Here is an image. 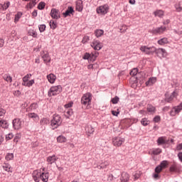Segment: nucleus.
<instances>
[{
    "label": "nucleus",
    "mask_w": 182,
    "mask_h": 182,
    "mask_svg": "<svg viewBox=\"0 0 182 182\" xmlns=\"http://www.w3.org/2000/svg\"><path fill=\"white\" fill-rule=\"evenodd\" d=\"M154 123H159L160 122V117L159 116H156L154 118Z\"/></svg>",
    "instance_id": "obj_57"
},
{
    "label": "nucleus",
    "mask_w": 182,
    "mask_h": 182,
    "mask_svg": "<svg viewBox=\"0 0 182 182\" xmlns=\"http://www.w3.org/2000/svg\"><path fill=\"white\" fill-rule=\"evenodd\" d=\"M85 132H86L87 136H88V137H90V136H92V134L95 133V128H93L92 125H87L85 127Z\"/></svg>",
    "instance_id": "obj_16"
},
{
    "label": "nucleus",
    "mask_w": 182,
    "mask_h": 182,
    "mask_svg": "<svg viewBox=\"0 0 182 182\" xmlns=\"http://www.w3.org/2000/svg\"><path fill=\"white\" fill-rule=\"evenodd\" d=\"M3 78L8 83H12V77L9 74H4Z\"/></svg>",
    "instance_id": "obj_25"
},
{
    "label": "nucleus",
    "mask_w": 182,
    "mask_h": 182,
    "mask_svg": "<svg viewBox=\"0 0 182 182\" xmlns=\"http://www.w3.org/2000/svg\"><path fill=\"white\" fill-rule=\"evenodd\" d=\"M4 45H5V41H4V39L0 38V48H4Z\"/></svg>",
    "instance_id": "obj_61"
},
{
    "label": "nucleus",
    "mask_w": 182,
    "mask_h": 182,
    "mask_svg": "<svg viewBox=\"0 0 182 182\" xmlns=\"http://www.w3.org/2000/svg\"><path fill=\"white\" fill-rule=\"evenodd\" d=\"M157 82V78L153 77H150L149 79V80H147L145 82L146 86H153V85H154V83H156Z\"/></svg>",
    "instance_id": "obj_19"
},
{
    "label": "nucleus",
    "mask_w": 182,
    "mask_h": 182,
    "mask_svg": "<svg viewBox=\"0 0 182 182\" xmlns=\"http://www.w3.org/2000/svg\"><path fill=\"white\" fill-rule=\"evenodd\" d=\"M159 174H160V166H158L156 168H155V173L153 175V177L155 180L159 179Z\"/></svg>",
    "instance_id": "obj_24"
},
{
    "label": "nucleus",
    "mask_w": 182,
    "mask_h": 182,
    "mask_svg": "<svg viewBox=\"0 0 182 182\" xmlns=\"http://www.w3.org/2000/svg\"><path fill=\"white\" fill-rule=\"evenodd\" d=\"M161 53L162 55L163 58H167V51H166V50L161 48Z\"/></svg>",
    "instance_id": "obj_50"
},
{
    "label": "nucleus",
    "mask_w": 182,
    "mask_h": 182,
    "mask_svg": "<svg viewBox=\"0 0 182 182\" xmlns=\"http://www.w3.org/2000/svg\"><path fill=\"white\" fill-rule=\"evenodd\" d=\"M3 124H6V122L2 119H0V128L3 126Z\"/></svg>",
    "instance_id": "obj_62"
},
{
    "label": "nucleus",
    "mask_w": 182,
    "mask_h": 182,
    "mask_svg": "<svg viewBox=\"0 0 182 182\" xmlns=\"http://www.w3.org/2000/svg\"><path fill=\"white\" fill-rule=\"evenodd\" d=\"M124 142V139L120 136H116L112 139V144L115 147H120L122 144Z\"/></svg>",
    "instance_id": "obj_9"
},
{
    "label": "nucleus",
    "mask_w": 182,
    "mask_h": 182,
    "mask_svg": "<svg viewBox=\"0 0 182 182\" xmlns=\"http://www.w3.org/2000/svg\"><path fill=\"white\" fill-rule=\"evenodd\" d=\"M45 29H46V26L45 25H41L39 26V31L40 32H43L45 31Z\"/></svg>",
    "instance_id": "obj_55"
},
{
    "label": "nucleus",
    "mask_w": 182,
    "mask_h": 182,
    "mask_svg": "<svg viewBox=\"0 0 182 182\" xmlns=\"http://www.w3.org/2000/svg\"><path fill=\"white\" fill-rule=\"evenodd\" d=\"M151 154H153L154 156H157L158 154H160V149H156L153 150L151 151Z\"/></svg>",
    "instance_id": "obj_51"
},
{
    "label": "nucleus",
    "mask_w": 182,
    "mask_h": 182,
    "mask_svg": "<svg viewBox=\"0 0 182 182\" xmlns=\"http://www.w3.org/2000/svg\"><path fill=\"white\" fill-rule=\"evenodd\" d=\"M5 159L6 160H7V161H9L10 160H14V154H7Z\"/></svg>",
    "instance_id": "obj_42"
},
{
    "label": "nucleus",
    "mask_w": 182,
    "mask_h": 182,
    "mask_svg": "<svg viewBox=\"0 0 182 182\" xmlns=\"http://www.w3.org/2000/svg\"><path fill=\"white\" fill-rule=\"evenodd\" d=\"M175 8L176 12H181L182 11V2H179L176 4H175Z\"/></svg>",
    "instance_id": "obj_35"
},
{
    "label": "nucleus",
    "mask_w": 182,
    "mask_h": 182,
    "mask_svg": "<svg viewBox=\"0 0 182 182\" xmlns=\"http://www.w3.org/2000/svg\"><path fill=\"white\" fill-rule=\"evenodd\" d=\"M50 26L52 29H56V23L53 20L50 21Z\"/></svg>",
    "instance_id": "obj_48"
},
{
    "label": "nucleus",
    "mask_w": 182,
    "mask_h": 182,
    "mask_svg": "<svg viewBox=\"0 0 182 182\" xmlns=\"http://www.w3.org/2000/svg\"><path fill=\"white\" fill-rule=\"evenodd\" d=\"M13 127L15 130H19L22 127V121L19 119H15L13 120Z\"/></svg>",
    "instance_id": "obj_15"
},
{
    "label": "nucleus",
    "mask_w": 182,
    "mask_h": 182,
    "mask_svg": "<svg viewBox=\"0 0 182 182\" xmlns=\"http://www.w3.org/2000/svg\"><path fill=\"white\" fill-rule=\"evenodd\" d=\"M62 92V86L61 85H55L52 86L48 92V96L49 97H52V96H57Z\"/></svg>",
    "instance_id": "obj_1"
},
{
    "label": "nucleus",
    "mask_w": 182,
    "mask_h": 182,
    "mask_svg": "<svg viewBox=\"0 0 182 182\" xmlns=\"http://www.w3.org/2000/svg\"><path fill=\"white\" fill-rule=\"evenodd\" d=\"M75 10L73 9V7L70 6L68 8L65 12L63 14V15L65 16V18H66L67 16H70V14H73Z\"/></svg>",
    "instance_id": "obj_20"
},
{
    "label": "nucleus",
    "mask_w": 182,
    "mask_h": 182,
    "mask_svg": "<svg viewBox=\"0 0 182 182\" xmlns=\"http://www.w3.org/2000/svg\"><path fill=\"white\" fill-rule=\"evenodd\" d=\"M97 14H100V15H106L109 12V6L107 4L100 6L97 8Z\"/></svg>",
    "instance_id": "obj_7"
},
{
    "label": "nucleus",
    "mask_w": 182,
    "mask_h": 182,
    "mask_svg": "<svg viewBox=\"0 0 182 182\" xmlns=\"http://www.w3.org/2000/svg\"><path fill=\"white\" fill-rule=\"evenodd\" d=\"M10 5H11V2H9V1H7L6 3H4V4H0V12H2L4 11H6L9 8Z\"/></svg>",
    "instance_id": "obj_22"
},
{
    "label": "nucleus",
    "mask_w": 182,
    "mask_h": 182,
    "mask_svg": "<svg viewBox=\"0 0 182 182\" xmlns=\"http://www.w3.org/2000/svg\"><path fill=\"white\" fill-rule=\"evenodd\" d=\"M57 141L58 143H66L68 141V139L66 137L63 136V135H60L57 137Z\"/></svg>",
    "instance_id": "obj_26"
},
{
    "label": "nucleus",
    "mask_w": 182,
    "mask_h": 182,
    "mask_svg": "<svg viewBox=\"0 0 182 182\" xmlns=\"http://www.w3.org/2000/svg\"><path fill=\"white\" fill-rule=\"evenodd\" d=\"M47 79L50 83H55V80H56V75L51 73L47 75Z\"/></svg>",
    "instance_id": "obj_23"
},
{
    "label": "nucleus",
    "mask_w": 182,
    "mask_h": 182,
    "mask_svg": "<svg viewBox=\"0 0 182 182\" xmlns=\"http://www.w3.org/2000/svg\"><path fill=\"white\" fill-rule=\"evenodd\" d=\"M21 16H22V12H18L17 14L15 15L14 22H18V21L21 19Z\"/></svg>",
    "instance_id": "obj_39"
},
{
    "label": "nucleus",
    "mask_w": 182,
    "mask_h": 182,
    "mask_svg": "<svg viewBox=\"0 0 182 182\" xmlns=\"http://www.w3.org/2000/svg\"><path fill=\"white\" fill-rule=\"evenodd\" d=\"M97 55H99L98 53H85V55L82 57V59L84 60H90V62H95V60H96V58H97Z\"/></svg>",
    "instance_id": "obj_6"
},
{
    "label": "nucleus",
    "mask_w": 182,
    "mask_h": 182,
    "mask_svg": "<svg viewBox=\"0 0 182 182\" xmlns=\"http://www.w3.org/2000/svg\"><path fill=\"white\" fill-rule=\"evenodd\" d=\"M28 117L30 119H33V120H39V116H38V114L36 113H28Z\"/></svg>",
    "instance_id": "obj_29"
},
{
    "label": "nucleus",
    "mask_w": 182,
    "mask_h": 182,
    "mask_svg": "<svg viewBox=\"0 0 182 182\" xmlns=\"http://www.w3.org/2000/svg\"><path fill=\"white\" fill-rule=\"evenodd\" d=\"M12 139H14V134L9 133L6 135V140H12Z\"/></svg>",
    "instance_id": "obj_47"
},
{
    "label": "nucleus",
    "mask_w": 182,
    "mask_h": 182,
    "mask_svg": "<svg viewBox=\"0 0 182 182\" xmlns=\"http://www.w3.org/2000/svg\"><path fill=\"white\" fill-rule=\"evenodd\" d=\"M91 47L93 48V49H95V50H100V49H102V48H103V45L98 40H94L91 43Z\"/></svg>",
    "instance_id": "obj_10"
},
{
    "label": "nucleus",
    "mask_w": 182,
    "mask_h": 182,
    "mask_svg": "<svg viewBox=\"0 0 182 182\" xmlns=\"http://www.w3.org/2000/svg\"><path fill=\"white\" fill-rule=\"evenodd\" d=\"M58 159L55 155L48 156L46 158L47 164L52 166V164L58 161Z\"/></svg>",
    "instance_id": "obj_14"
},
{
    "label": "nucleus",
    "mask_w": 182,
    "mask_h": 182,
    "mask_svg": "<svg viewBox=\"0 0 182 182\" xmlns=\"http://www.w3.org/2000/svg\"><path fill=\"white\" fill-rule=\"evenodd\" d=\"M45 2H40L39 4L38 5V9H40V10H42V9H45Z\"/></svg>",
    "instance_id": "obj_46"
},
{
    "label": "nucleus",
    "mask_w": 182,
    "mask_h": 182,
    "mask_svg": "<svg viewBox=\"0 0 182 182\" xmlns=\"http://www.w3.org/2000/svg\"><path fill=\"white\" fill-rule=\"evenodd\" d=\"M60 124H62V117L58 114L53 115V118L51 120V127L53 130L58 129Z\"/></svg>",
    "instance_id": "obj_3"
},
{
    "label": "nucleus",
    "mask_w": 182,
    "mask_h": 182,
    "mask_svg": "<svg viewBox=\"0 0 182 182\" xmlns=\"http://www.w3.org/2000/svg\"><path fill=\"white\" fill-rule=\"evenodd\" d=\"M76 11L78 12H82L83 11V1L82 0H78L76 2Z\"/></svg>",
    "instance_id": "obj_18"
},
{
    "label": "nucleus",
    "mask_w": 182,
    "mask_h": 182,
    "mask_svg": "<svg viewBox=\"0 0 182 182\" xmlns=\"http://www.w3.org/2000/svg\"><path fill=\"white\" fill-rule=\"evenodd\" d=\"M141 124H142V126H149V124H150V122L146 118H143L141 120Z\"/></svg>",
    "instance_id": "obj_37"
},
{
    "label": "nucleus",
    "mask_w": 182,
    "mask_h": 182,
    "mask_svg": "<svg viewBox=\"0 0 182 182\" xmlns=\"http://www.w3.org/2000/svg\"><path fill=\"white\" fill-rule=\"evenodd\" d=\"M32 77V75L27 74L26 76L23 77V82H22V86H23L24 83H26L28 81H29V79Z\"/></svg>",
    "instance_id": "obj_31"
},
{
    "label": "nucleus",
    "mask_w": 182,
    "mask_h": 182,
    "mask_svg": "<svg viewBox=\"0 0 182 182\" xmlns=\"http://www.w3.org/2000/svg\"><path fill=\"white\" fill-rule=\"evenodd\" d=\"M14 96H21V91L16 90L14 92Z\"/></svg>",
    "instance_id": "obj_63"
},
{
    "label": "nucleus",
    "mask_w": 182,
    "mask_h": 182,
    "mask_svg": "<svg viewBox=\"0 0 182 182\" xmlns=\"http://www.w3.org/2000/svg\"><path fill=\"white\" fill-rule=\"evenodd\" d=\"M28 35H30V36H33V38H37L38 37V33H36L33 30H30L29 32H28Z\"/></svg>",
    "instance_id": "obj_40"
},
{
    "label": "nucleus",
    "mask_w": 182,
    "mask_h": 182,
    "mask_svg": "<svg viewBox=\"0 0 182 182\" xmlns=\"http://www.w3.org/2000/svg\"><path fill=\"white\" fill-rule=\"evenodd\" d=\"M160 144H168V139L166 136H161L160 138Z\"/></svg>",
    "instance_id": "obj_36"
},
{
    "label": "nucleus",
    "mask_w": 182,
    "mask_h": 182,
    "mask_svg": "<svg viewBox=\"0 0 182 182\" xmlns=\"http://www.w3.org/2000/svg\"><path fill=\"white\" fill-rule=\"evenodd\" d=\"M41 181L43 182L49 181V173L48 172H41Z\"/></svg>",
    "instance_id": "obj_21"
},
{
    "label": "nucleus",
    "mask_w": 182,
    "mask_h": 182,
    "mask_svg": "<svg viewBox=\"0 0 182 182\" xmlns=\"http://www.w3.org/2000/svg\"><path fill=\"white\" fill-rule=\"evenodd\" d=\"M168 166V161H163L160 164V171L163 170V168H166Z\"/></svg>",
    "instance_id": "obj_30"
},
{
    "label": "nucleus",
    "mask_w": 182,
    "mask_h": 182,
    "mask_svg": "<svg viewBox=\"0 0 182 182\" xmlns=\"http://www.w3.org/2000/svg\"><path fill=\"white\" fill-rule=\"evenodd\" d=\"M72 106H73V102H70L68 104L65 105L64 107H65V109H69V107H72Z\"/></svg>",
    "instance_id": "obj_54"
},
{
    "label": "nucleus",
    "mask_w": 182,
    "mask_h": 182,
    "mask_svg": "<svg viewBox=\"0 0 182 182\" xmlns=\"http://www.w3.org/2000/svg\"><path fill=\"white\" fill-rule=\"evenodd\" d=\"M41 55L44 62H50V58L49 56V53H48V51H42Z\"/></svg>",
    "instance_id": "obj_17"
},
{
    "label": "nucleus",
    "mask_w": 182,
    "mask_h": 182,
    "mask_svg": "<svg viewBox=\"0 0 182 182\" xmlns=\"http://www.w3.org/2000/svg\"><path fill=\"white\" fill-rule=\"evenodd\" d=\"M35 5H36V0H31V2L28 3L26 5V8H29V9H32V8H33V6H35Z\"/></svg>",
    "instance_id": "obj_34"
},
{
    "label": "nucleus",
    "mask_w": 182,
    "mask_h": 182,
    "mask_svg": "<svg viewBox=\"0 0 182 182\" xmlns=\"http://www.w3.org/2000/svg\"><path fill=\"white\" fill-rule=\"evenodd\" d=\"M181 110H182V102L179 105L174 107L171 110L170 114L171 116H176V114H178Z\"/></svg>",
    "instance_id": "obj_11"
},
{
    "label": "nucleus",
    "mask_w": 182,
    "mask_h": 182,
    "mask_svg": "<svg viewBox=\"0 0 182 182\" xmlns=\"http://www.w3.org/2000/svg\"><path fill=\"white\" fill-rule=\"evenodd\" d=\"M41 124H48L49 123V120L48 119V118H43L41 121H40Z\"/></svg>",
    "instance_id": "obj_44"
},
{
    "label": "nucleus",
    "mask_w": 182,
    "mask_h": 182,
    "mask_svg": "<svg viewBox=\"0 0 182 182\" xmlns=\"http://www.w3.org/2000/svg\"><path fill=\"white\" fill-rule=\"evenodd\" d=\"M119 97H115L114 98L112 99V102L113 103V105H116L119 102Z\"/></svg>",
    "instance_id": "obj_53"
},
{
    "label": "nucleus",
    "mask_w": 182,
    "mask_h": 182,
    "mask_svg": "<svg viewBox=\"0 0 182 182\" xmlns=\"http://www.w3.org/2000/svg\"><path fill=\"white\" fill-rule=\"evenodd\" d=\"M139 49L146 55H151V53H154V52H156L155 47H147L146 46H142L140 47Z\"/></svg>",
    "instance_id": "obj_5"
},
{
    "label": "nucleus",
    "mask_w": 182,
    "mask_h": 182,
    "mask_svg": "<svg viewBox=\"0 0 182 182\" xmlns=\"http://www.w3.org/2000/svg\"><path fill=\"white\" fill-rule=\"evenodd\" d=\"M138 72L139 71H138L137 68H134L130 72V75H131V76H136V75H137Z\"/></svg>",
    "instance_id": "obj_45"
},
{
    "label": "nucleus",
    "mask_w": 182,
    "mask_h": 182,
    "mask_svg": "<svg viewBox=\"0 0 182 182\" xmlns=\"http://www.w3.org/2000/svg\"><path fill=\"white\" fill-rule=\"evenodd\" d=\"M164 26H161L160 28V31L161 32H164V31H166L167 26L168 23H170V20L166 19L165 21L163 22Z\"/></svg>",
    "instance_id": "obj_27"
},
{
    "label": "nucleus",
    "mask_w": 182,
    "mask_h": 182,
    "mask_svg": "<svg viewBox=\"0 0 182 182\" xmlns=\"http://www.w3.org/2000/svg\"><path fill=\"white\" fill-rule=\"evenodd\" d=\"M140 176H141V171H136L135 174L134 175V180L136 181V180H138V178H140Z\"/></svg>",
    "instance_id": "obj_41"
},
{
    "label": "nucleus",
    "mask_w": 182,
    "mask_h": 182,
    "mask_svg": "<svg viewBox=\"0 0 182 182\" xmlns=\"http://www.w3.org/2000/svg\"><path fill=\"white\" fill-rule=\"evenodd\" d=\"M50 15L53 19H59L60 18V12L56 9H52Z\"/></svg>",
    "instance_id": "obj_12"
},
{
    "label": "nucleus",
    "mask_w": 182,
    "mask_h": 182,
    "mask_svg": "<svg viewBox=\"0 0 182 182\" xmlns=\"http://www.w3.org/2000/svg\"><path fill=\"white\" fill-rule=\"evenodd\" d=\"M167 43H168L167 38H164L160 40V45H167Z\"/></svg>",
    "instance_id": "obj_43"
},
{
    "label": "nucleus",
    "mask_w": 182,
    "mask_h": 182,
    "mask_svg": "<svg viewBox=\"0 0 182 182\" xmlns=\"http://www.w3.org/2000/svg\"><path fill=\"white\" fill-rule=\"evenodd\" d=\"M33 178L35 182H39L42 180V169L36 170L33 172Z\"/></svg>",
    "instance_id": "obj_8"
},
{
    "label": "nucleus",
    "mask_w": 182,
    "mask_h": 182,
    "mask_svg": "<svg viewBox=\"0 0 182 182\" xmlns=\"http://www.w3.org/2000/svg\"><path fill=\"white\" fill-rule=\"evenodd\" d=\"M90 39V38L89 36H84V38L82 40V43H86V42H89Z\"/></svg>",
    "instance_id": "obj_52"
},
{
    "label": "nucleus",
    "mask_w": 182,
    "mask_h": 182,
    "mask_svg": "<svg viewBox=\"0 0 182 182\" xmlns=\"http://www.w3.org/2000/svg\"><path fill=\"white\" fill-rule=\"evenodd\" d=\"M21 139V135L19 134H16V136L14 137V141L16 143H18V141H19V139Z\"/></svg>",
    "instance_id": "obj_56"
},
{
    "label": "nucleus",
    "mask_w": 182,
    "mask_h": 182,
    "mask_svg": "<svg viewBox=\"0 0 182 182\" xmlns=\"http://www.w3.org/2000/svg\"><path fill=\"white\" fill-rule=\"evenodd\" d=\"M178 157L180 161H181V163H182V152H179L178 154Z\"/></svg>",
    "instance_id": "obj_64"
},
{
    "label": "nucleus",
    "mask_w": 182,
    "mask_h": 182,
    "mask_svg": "<svg viewBox=\"0 0 182 182\" xmlns=\"http://www.w3.org/2000/svg\"><path fill=\"white\" fill-rule=\"evenodd\" d=\"M6 112L5 111V109L0 107V117H1V116H4V114H5Z\"/></svg>",
    "instance_id": "obj_59"
},
{
    "label": "nucleus",
    "mask_w": 182,
    "mask_h": 182,
    "mask_svg": "<svg viewBox=\"0 0 182 182\" xmlns=\"http://www.w3.org/2000/svg\"><path fill=\"white\" fill-rule=\"evenodd\" d=\"M176 150H178V151H180L181 150H182V143L178 144L176 146Z\"/></svg>",
    "instance_id": "obj_58"
},
{
    "label": "nucleus",
    "mask_w": 182,
    "mask_h": 182,
    "mask_svg": "<svg viewBox=\"0 0 182 182\" xmlns=\"http://www.w3.org/2000/svg\"><path fill=\"white\" fill-rule=\"evenodd\" d=\"M120 181L121 182H129L130 181V174L126 171H123L121 173V177H120Z\"/></svg>",
    "instance_id": "obj_13"
},
{
    "label": "nucleus",
    "mask_w": 182,
    "mask_h": 182,
    "mask_svg": "<svg viewBox=\"0 0 182 182\" xmlns=\"http://www.w3.org/2000/svg\"><path fill=\"white\" fill-rule=\"evenodd\" d=\"M81 103L83 106H86V109H89V106L92 103V94L89 92L85 94L81 98Z\"/></svg>",
    "instance_id": "obj_2"
},
{
    "label": "nucleus",
    "mask_w": 182,
    "mask_h": 182,
    "mask_svg": "<svg viewBox=\"0 0 182 182\" xmlns=\"http://www.w3.org/2000/svg\"><path fill=\"white\" fill-rule=\"evenodd\" d=\"M35 84V80H31L26 83L23 86H26V87H31V86Z\"/></svg>",
    "instance_id": "obj_32"
},
{
    "label": "nucleus",
    "mask_w": 182,
    "mask_h": 182,
    "mask_svg": "<svg viewBox=\"0 0 182 182\" xmlns=\"http://www.w3.org/2000/svg\"><path fill=\"white\" fill-rule=\"evenodd\" d=\"M3 168L4 170H5V171H12V167H11V165H9V164H4L3 165Z\"/></svg>",
    "instance_id": "obj_33"
},
{
    "label": "nucleus",
    "mask_w": 182,
    "mask_h": 182,
    "mask_svg": "<svg viewBox=\"0 0 182 182\" xmlns=\"http://www.w3.org/2000/svg\"><path fill=\"white\" fill-rule=\"evenodd\" d=\"M103 33H105V31L102 29H97L95 31V35L97 38H100V36H103Z\"/></svg>",
    "instance_id": "obj_28"
},
{
    "label": "nucleus",
    "mask_w": 182,
    "mask_h": 182,
    "mask_svg": "<svg viewBox=\"0 0 182 182\" xmlns=\"http://www.w3.org/2000/svg\"><path fill=\"white\" fill-rule=\"evenodd\" d=\"M113 180H114V176H113V174H111L108 176V181H113Z\"/></svg>",
    "instance_id": "obj_60"
},
{
    "label": "nucleus",
    "mask_w": 182,
    "mask_h": 182,
    "mask_svg": "<svg viewBox=\"0 0 182 182\" xmlns=\"http://www.w3.org/2000/svg\"><path fill=\"white\" fill-rule=\"evenodd\" d=\"M29 109H31V110H35L36 109H38V104L37 103H33L30 105Z\"/></svg>",
    "instance_id": "obj_49"
},
{
    "label": "nucleus",
    "mask_w": 182,
    "mask_h": 182,
    "mask_svg": "<svg viewBox=\"0 0 182 182\" xmlns=\"http://www.w3.org/2000/svg\"><path fill=\"white\" fill-rule=\"evenodd\" d=\"M178 93H180V90L175 89V90L170 95L168 94H166V102H168V103H171V102H173V100H174V99L177 97Z\"/></svg>",
    "instance_id": "obj_4"
},
{
    "label": "nucleus",
    "mask_w": 182,
    "mask_h": 182,
    "mask_svg": "<svg viewBox=\"0 0 182 182\" xmlns=\"http://www.w3.org/2000/svg\"><path fill=\"white\" fill-rule=\"evenodd\" d=\"M147 112H149V113H154V112H156V108L152 105H148Z\"/></svg>",
    "instance_id": "obj_38"
}]
</instances>
